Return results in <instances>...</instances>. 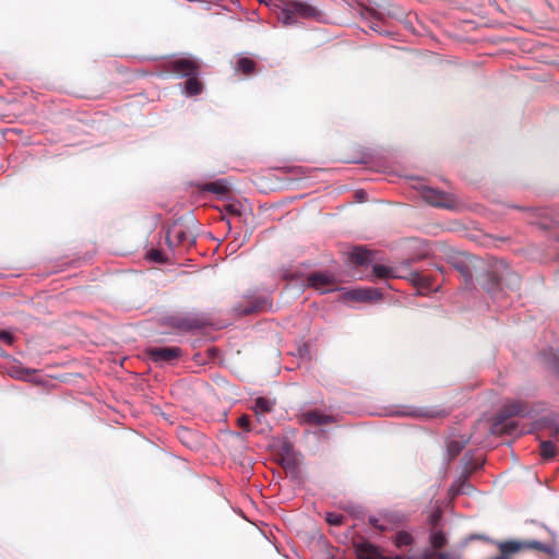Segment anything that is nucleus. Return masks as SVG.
<instances>
[{"label": "nucleus", "mask_w": 559, "mask_h": 559, "mask_svg": "<svg viewBox=\"0 0 559 559\" xmlns=\"http://www.w3.org/2000/svg\"><path fill=\"white\" fill-rule=\"evenodd\" d=\"M150 359L154 362H173L178 360L181 355V348L177 346L171 347H151L147 349Z\"/></svg>", "instance_id": "11"}, {"label": "nucleus", "mask_w": 559, "mask_h": 559, "mask_svg": "<svg viewBox=\"0 0 559 559\" xmlns=\"http://www.w3.org/2000/svg\"><path fill=\"white\" fill-rule=\"evenodd\" d=\"M477 466L465 468L463 475H461L451 486L450 492L453 496L466 493L467 490L471 488V485L467 481V477L473 473L474 469H476Z\"/></svg>", "instance_id": "15"}, {"label": "nucleus", "mask_w": 559, "mask_h": 559, "mask_svg": "<svg viewBox=\"0 0 559 559\" xmlns=\"http://www.w3.org/2000/svg\"><path fill=\"white\" fill-rule=\"evenodd\" d=\"M192 433L189 430H183L181 432V439L186 441V438H191Z\"/></svg>", "instance_id": "35"}, {"label": "nucleus", "mask_w": 559, "mask_h": 559, "mask_svg": "<svg viewBox=\"0 0 559 559\" xmlns=\"http://www.w3.org/2000/svg\"><path fill=\"white\" fill-rule=\"evenodd\" d=\"M319 11L306 2L292 1L282 11L280 20L284 25H293L298 19H317Z\"/></svg>", "instance_id": "4"}, {"label": "nucleus", "mask_w": 559, "mask_h": 559, "mask_svg": "<svg viewBox=\"0 0 559 559\" xmlns=\"http://www.w3.org/2000/svg\"><path fill=\"white\" fill-rule=\"evenodd\" d=\"M147 258L154 262L163 263L167 260V258L164 255V253L160 250L152 249L147 253Z\"/></svg>", "instance_id": "29"}, {"label": "nucleus", "mask_w": 559, "mask_h": 559, "mask_svg": "<svg viewBox=\"0 0 559 559\" xmlns=\"http://www.w3.org/2000/svg\"><path fill=\"white\" fill-rule=\"evenodd\" d=\"M372 274L377 278H389V277H397L399 276V275H396L394 269L388 267L384 265H380V264H374L372 266Z\"/></svg>", "instance_id": "21"}, {"label": "nucleus", "mask_w": 559, "mask_h": 559, "mask_svg": "<svg viewBox=\"0 0 559 559\" xmlns=\"http://www.w3.org/2000/svg\"><path fill=\"white\" fill-rule=\"evenodd\" d=\"M260 2H262V0H259Z\"/></svg>", "instance_id": "42"}, {"label": "nucleus", "mask_w": 559, "mask_h": 559, "mask_svg": "<svg viewBox=\"0 0 559 559\" xmlns=\"http://www.w3.org/2000/svg\"><path fill=\"white\" fill-rule=\"evenodd\" d=\"M261 308H262V302H261V301H257V302H254L251 307L243 308V309L241 310V313H242V314H249V313H252V312L259 311Z\"/></svg>", "instance_id": "32"}, {"label": "nucleus", "mask_w": 559, "mask_h": 559, "mask_svg": "<svg viewBox=\"0 0 559 559\" xmlns=\"http://www.w3.org/2000/svg\"><path fill=\"white\" fill-rule=\"evenodd\" d=\"M544 356H545L547 364L551 368V370L559 378V356H558V354L550 350L548 354H544Z\"/></svg>", "instance_id": "26"}, {"label": "nucleus", "mask_w": 559, "mask_h": 559, "mask_svg": "<svg viewBox=\"0 0 559 559\" xmlns=\"http://www.w3.org/2000/svg\"><path fill=\"white\" fill-rule=\"evenodd\" d=\"M344 519H345L344 515H342L340 513H334V512L326 513V516H325L326 522L334 526L342 525L344 522Z\"/></svg>", "instance_id": "28"}, {"label": "nucleus", "mask_w": 559, "mask_h": 559, "mask_svg": "<svg viewBox=\"0 0 559 559\" xmlns=\"http://www.w3.org/2000/svg\"><path fill=\"white\" fill-rule=\"evenodd\" d=\"M183 86H185V94L187 96L199 95L203 90V85L199 81L198 75L187 76V81L185 82Z\"/></svg>", "instance_id": "18"}, {"label": "nucleus", "mask_w": 559, "mask_h": 559, "mask_svg": "<svg viewBox=\"0 0 559 559\" xmlns=\"http://www.w3.org/2000/svg\"><path fill=\"white\" fill-rule=\"evenodd\" d=\"M349 296L357 301H371L381 298V294L374 288L354 289Z\"/></svg>", "instance_id": "16"}, {"label": "nucleus", "mask_w": 559, "mask_h": 559, "mask_svg": "<svg viewBox=\"0 0 559 559\" xmlns=\"http://www.w3.org/2000/svg\"><path fill=\"white\" fill-rule=\"evenodd\" d=\"M539 448L544 459H551L556 455V447L551 441H542Z\"/></svg>", "instance_id": "25"}, {"label": "nucleus", "mask_w": 559, "mask_h": 559, "mask_svg": "<svg viewBox=\"0 0 559 559\" xmlns=\"http://www.w3.org/2000/svg\"><path fill=\"white\" fill-rule=\"evenodd\" d=\"M163 71L178 78L198 75L200 66L195 60L188 58H175L163 62Z\"/></svg>", "instance_id": "7"}, {"label": "nucleus", "mask_w": 559, "mask_h": 559, "mask_svg": "<svg viewBox=\"0 0 559 559\" xmlns=\"http://www.w3.org/2000/svg\"><path fill=\"white\" fill-rule=\"evenodd\" d=\"M274 401L260 396L254 400L252 409L258 416H261L263 414L271 413L274 408Z\"/></svg>", "instance_id": "19"}, {"label": "nucleus", "mask_w": 559, "mask_h": 559, "mask_svg": "<svg viewBox=\"0 0 559 559\" xmlns=\"http://www.w3.org/2000/svg\"><path fill=\"white\" fill-rule=\"evenodd\" d=\"M370 523H371L374 527H377V528H379V530H384L382 526H380V525H379V520H377V519H371V520H370Z\"/></svg>", "instance_id": "36"}, {"label": "nucleus", "mask_w": 559, "mask_h": 559, "mask_svg": "<svg viewBox=\"0 0 559 559\" xmlns=\"http://www.w3.org/2000/svg\"><path fill=\"white\" fill-rule=\"evenodd\" d=\"M258 63L255 60L249 57H239L234 62V71L236 74L245 76H251L257 72Z\"/></svg>", "instance_id": "13"}, {"label": "nucleus", "mask_w": 559, "mask_h": 559, "mask_svg": "<svg viewBox=\"0 0 559 559\" xmlns=\"http://www.w3.org/2000/svg\"><path fill=\"white\" fill-rule=\"evenodd\" d=\"M233 4V0H212V8L214 5L229 10V5Z\"/></svg>", "instance_id": "33"}, {"label": "nucleus", "mask_w": 559, "mask_h": 559, "mask_svg": "<svg viewBox=\"0 0 559 559\" xmlns=\"http://www.w3.org/2000/svg\"><path fill=\"white\" fill-rule=\"evenodd\" d=\"M185 442L187 443V445H189V447H190V444L188 443V442H190V439H189V438H186V441H185Z\"/></svg>", "instance_id": "41"}, {"label": "nucleus", "mask_w": 559, "mask_h": 559, "mask_svg": "<svg viewBox=\"0 0 559 559\" xmlns=\"http://www.w3.org/2000/svg\"><path fill=\"white\" fill-rule=\"evenodd\" d=\"M211 353H212V360H213L216 355V349L214 347H212Z\"/></svg>", "instance_id": "37"}, {"label": "nucleus", "mask_w": 559, "mask_h": 559, "mask_svg": "<svg viewBox=\"0 0 559 559\" xmlns=\"http://www.w3.org/2000/svg\"><path fill=\"white\" fill-rule=\"evenodd\" d=\"M413 542V537L409 533L407 532H399L396 535H395V545L397 547H404V546H408L411 545Z\"/></svg>", "instance_id": "27"}, {"label": "nucleus", "mask_w": 559, "mask_h": 559, "mask_svg": "<svg viewBox=\"0 0 559 559\" xmlns=\"http://www.w3.org/2000/svg\"><path fill=\"white\" fill-rule=\"evenodd\" d=\"M466 445V442L465 441H460V440H451L449 443H448V453L450 455L451 459L457 456L462 450L465 448Z\"/></svg>", "instance_id": "23"}, {"label": "nucleus", "mask_w": 559, "mask_h": 559, "mask_svg": "<svg viewBox=\"0 0 559 559\" xmlns=\"http://www.w3.org/2000/svg\"><path fill=\"white\" fill-rule=\"evenodd\" d=\"M372 260L371 253L369 250L357 247L350 253V262L356 265H364Z\"/></svg>", "instance_id": "17"}, {"label": "nucleus", "mask_w": 559, "mask_h": 559, "mask_svg": "<svg viewBox=\"0 0 559 559\" xmlns=\"http://www.w3.org/2000/svg\"><path fill=\"white\" fill-rule=\"evenodd\" d=\"M412 281L417 287L423 289H430L433 285L430 276L418 272L412 273Z\"/></svg>", "instance_id": "20"}, {"label": "nucleus", "mask_w": 559, "mask_h": 559, "mask_svg": "<svg viewBox=\"0 0 559 559\" xmlns=\"http://www.w3.org/2000/svg\"><path fill=\"white\" fill-rule=\"evenodd\" d=\"M240 216L239 204L229 200L222 201L221 203H214L212 198V221L223 222L227 219L229 224V217Z\"/></svg>", "instance_id": "9"}, {"label": "nucleus", "mask_w": 559, "mask_h": 559, "mask_svg": "<svg viewBox=\"0 0 559 559\" xmlns=\"http://www.w3.org/2000/svg\"><path fill=\"white\" fill-rule=\"evenodd\" d=\"M430 543L435 549H441L447 543L445 535L441 531H435L431 533Z\"/></svg>", "instance_id": "24"}, {"label": "nucleus", "mask_w": 559, "mask_h": 559, "mask_svg": "<svg viewBox=\"0 0 559 559\" xmlns=\"http://www.w3.org/2000/svg\"><path fill=\"white\" fill-rule=\"evenodd\" d=\"M194 219L191 215L174 219L166 229L165 241L171 251L189 249L195 239Z\"/></svg>", "instance_id": "2"}, {"label": "nucleus", "mask_w": 559, "mask_h": 559, "mask_svg": "<svg viewBox=\"0 0 559 559\" xmlns=\"http://www.w3.org/2000/svg\"><path fill=\"white\" fill-rule=\"evenodd\" d=\"M237 424L245 431H250V418L248 415H242L237 419Z\"/></svg>", "instance_id": "30"}, {"label": "nucleus", "mask_w": 559, "mask_h": 559, "mask_svg": "<svg viewBox=\"0 0 559 559\" xmlns=\"http://www.w3.org/2000/svg\"><path fill=\"white\" fill-rule=\"evenodd\" d=\"M167 323L179 332H193L207 325V318L195 313L171 316Z\"/></svg>", "instance_id": "6"}, {"label": "nucleus", "mask_w": 559, "mask_h": 559, "mask_svg": "<svg viewBox=\"0 0 559 559\" xmlns=\"http://www.w3.org/2000/svg\"><path fill=\"white\" fill-rule=\"evenodd\" d=\"M500 552L508 558L509 555L520 550H535L552 556L555 549L551 545H547L537 540H508L499 545Z\"/></svg>", "instance_id": "5"}, {"label": "nucleus", "mask_w": 559, "mask_h": 559, "mask_svg": "<svg viewBox=\"0 0 559 559\" xmlns=\"http://www.w3.org/2000/svg\"><path fill=\"white\" fill-rule=\"evenodd\" d=\"M212 195L215 197L214 202H222L231 199V188L229 182L225 179L212 181Z\"/></svg>", "instance_id": "14"}, {"label": "nucleus", "mask_w": 559, "mask_h": 559, "mask_svg": "<svg viewBox=\"0 0 559 559\" xmlns=\"http://www.w3.org/2000/svg\"><path fill=\"white\" fill-rule=\"evenodd\" d=\"M439 520H440V513L435 512L433 514H431V516H430V523H431L433 526H436V525L438 524Z\"/></svg>", "instance_id": "34"}, {"label": "nucleus", "mask_w": 559, "mask_h": 559, "mask_svg": "<svg viewBox=\"0 0 559 559\" xmlns=\"http://www.w3.org/2000/svg\"><path fill=\"white\" fill-rule=\"evenodd\" d=\"M0 341L7 343L8 345H12L14 342V336L8 331H0Z\"/></svg>", "instance_id": "31"}, {"label": "nucleus", "mask_w": 559, "mask_h": 559, "mask_svg": "<svg viewBox=\"0 0 559 559\" xmlns=\"http://www.w3.org/2000/svg\"><path fill=\"white\" fill-rule=\"evenodd\" d=\"M203 190H210V183H205V185L203 186Z\"/></svg>", "instance_id": "39"}, {"label": "nucleus", "mask_w": 559, "mask_h": 559, "mask_svg": "<svg viewBox=\"0 0 559 559\" xmlns=\"http://www.w3.org/2000/svg\"><path fill=\"white\" fill-rule=\"evenodd\" d=\"M527 413V405L521 401L508 402L498 413L492 425V432L501 435H516L518 424L510 420L514 416H524Z\"/></svg>", "instance_id": "3"}, {"label": "nucleus", "mask_w": 559, "mask_h": 559, "mask_svg": "<svg viewBox=\"0 0 559 559\" xmlns=\"http://www.w3.org/2000/svg\"><path fill=\"white\" fill-rule=\"evenodd\" d=\"M454 267L460 272V274L464 277L465 283H468L473 280V271L469 265L464 260H460L454 263Z\"/></svg>", "instance_id": "22"}, {"label": "nucleus", "mask_w": 559, "mask_h": 559, "mask_svg": "<svg viewBox=\"0 0 559 559\" xmlns=\"http://www.w3.org/2000/svg\"><path fill=\"white\" fill-rule=\"evenodd\" d=\"M307 283L310 287L320 290L321 293H328L336 289L337 282L335 277L330 273L314 272L307 277Z\"/></svg>", "instance_id": "10"}, {"label": "nucleus", "mask_w": 559, "mask_h": 559, "mask_svg": "<svg viewBox=\"0 0 559 559\" xmlns=\"http://www.w3.org/2000/svg\"><path fill=\"white\" fill-rule=\"evenodd\" d=\"M480 284L484 289L495 298H498V295L504 290H519L521 277L510 269L504 260L490 258L487 261V267L481 275Z\"/></svg>", "instance_id": "1"}, {"label": "nucleus", "mask_w": 559, "mask_h": 559, "mask_svg": "<svg viewBox=\"0 0 559 559\" xmlns=\"http://www.w3.org/2000/svg\"><path fill=\"white\" fill-rule=\"evenodd\" d=\"M334 421V417L330 415L322 414L321 412L313 409L305 412L300 415V423L313 425V426H321V425H329Z\"/></svg>", "instance_id": "12"}, {"label": "nucleus", "mask_w": 559, "mask_h": 559, "mask_svg": "<svg viewBox=\"0 0 559 559\" xmlns=\"http://www.w3.org/2000/svg\"><path fill=\"white\" fill-rule=\"evenodd\" d=\"M415 415H417V416H430V415H429V414H427V413H425V414H424V413H416Z\"/></svg>", "instance_id": "38"}, {"label": "nucleus", "mask_w": 559, "mask_h": 559, "mask_svg": "<svg viewBox=\"0 0 559 559\" xmlns=\"http://www.w3.org/2000/svg\"><path fill=\"white\" fill-rule=\"evenodd\" d=\"M185 442L187 443V445H189V447H190V444L188 443V442H190V439H189V438H186V441H185Z\"/></svg>", "instance_id": "40"}, {"label": "nucleus", "mask_w": 559, "mask_h": 559, "mask_svg": "<svg viewBox=\"0 0 559 559\" xmlns=\"http://www.w3.org/2000/svg\"><path fill=\"white\" fill-rule=\"evenodd\" d=\"M419 193L423 200L432 206L447 210H453L456 207V201L450 193L427 186H423Z\"/></svg>", "instance_id": "8"}]
</instances>
